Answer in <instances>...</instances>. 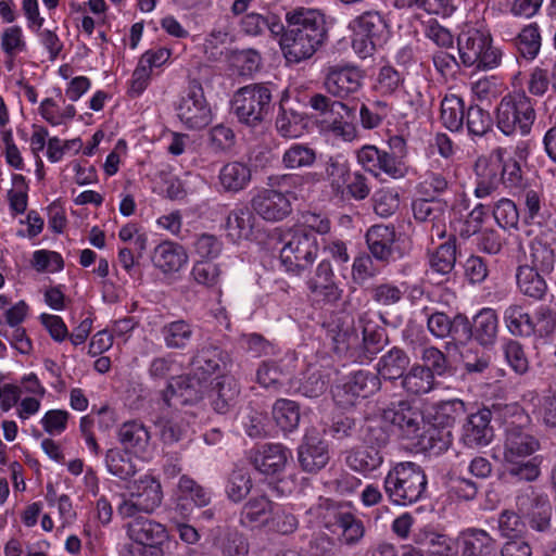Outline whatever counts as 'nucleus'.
Returning <instances> with one entry per match:
<instances>
[{
    "instance_id": "21",
    "label": "nucleus",
    "mask_w": 556,
    "mask_h": 556,
    "mask_svg": "<svg viewBox=\"0 0 556 556\" xmlns=\"http://www.w3.org/2000/svg\"><path fill=\"white\" fill-rule=\"evenodd\" d=\"M227 355L213 344L197 349L190 359V371L197 377L208 382L215 374L222 372L226 367Z\"/></svg>"
},
{
    "instance_id": "11",
    "label": "nucleus",
    "mask_w": 556,
    "mask_h": 556,
    "mask_svg": "<svg viewBox=\"0 0 556 556\" xmlns=\"http://www.w3.org/2000/svg\"><path fill=\"white\" fill-rule=\"evenodd\" d=\"M176 115L186 129L201 130L213 121V111L202 84L191 79L175 105Z\"/></svg>"
},
{
    "instance_id": "24",
    "label": "nucleus",
    "mask_w": 556,
    "mask_h": 556,
    "mask_svg": "<svg viewBox=\"0 0 556 556\" xmlns=\"http://www.w3.org/2000/svg\"><path fill=\"white\" fill-rule=\"evenodd\" d=\"M492 413L488 408L478 410L467 417L463 426L462 440L468 447L486 446L493 439V428L490 422Z\"/></svg>"
},
{
    "instance_id": "4",
    "label": "nucleus",
    "mask_w": 556,
    "mask_h": 556,
    "mask_svg": "<svg viewBox=\"0 0 556 556\" xmlns=\"http://www.w3.org/2000/svg\"><path fill=\"white\" fill-rule=\"evenodd\" d=\"M280 241V262L287 273L301 276L317 258V238L304 227L293 226L286 229Z\"/></svg>"
},
{
    "instance_id": "5",
    "label": "nucleus",
    "mask_w": 556,
    "mask_h": 556,
    "mask_svg": "<svg viewBox=\"0 0 556 556\" xmlns=\"http://www.w3.org/2000/svg\"><path fill=\"white\" fill-rule=\"evenodd\" d=\"M459 59L464 66L491 71L497 68L503 59L501 48L493 46L489 30L469 28L462 31L457 38Z\"/></svg>"
},
{
    "instance_id": "37",
    "label": "nucleus",
    "mask_w": 556,
    "mask_h": 556,
    "mask_svg": "<svg viewBox=\"0 0 556 556\" xmlns=\"http://www.w3.org/2000/svg\"><path fill=\"white\" fill-rule=\"evenodd\" d=\"M152 261L162 271L174 273L187 263L188 255L180 244L164 241L154 249Z\"/></svg>"
},
{
    "instance_id": "29",
    "label": "nucleus",
    "mask_w": 556,
    "mask_h": 556,
    "mask_svg": "<svg viewBox=\"0 0 556 556\" xmlns=\"http://www.w3.org/2000/svg\"><path fill=\"white\" fill-rule=\"evenodd\" d=\"M275 503L265 494L250 497L242 506L239 523L247 529L267 527Z\"/></svg>"
},
{
    "instance_id": "30",
    "label": "nucleus",
    "mask_w": 556,
    "mask_h": 556,
    "mask_svg": "<svg viewBox=\"0 0 556 556\" xmlns=\"http://www.w3.org/2000/svg\"><path fill=\"white\" fill-rule=\"evenodd\" d=\"M306 285L311 293L321 296L327 302H337L341 299L342 290L336 283L332 266L327 260L317 265L314 276Z\"/></svg>"
},
{
    "instance_id": "14",
    "label": "nucleus",
    "mask_w": 556,
    "mask_h": 556,
    "mask_svg": "<svg viewBox=\"0 0 556 556\" xmlns=\"http://www.w3.org/2000/svg\"><path fill=\"white\" fill-rule=\"evenodd\" d=\"M206 386L207 382L197 379L191 371L173 377L162 392V400L167 407L193 404L203 397Z\"/></svg>"
},
{
    "instance_id": "45",
    "label": "nucleus",
    "mask_w": 556,
    "mask_h": 556,
    "mask_svg": "<svg viewBox=\"0 0 556 556\" xmlns=\"http://www.w3.org/2000/svg\"><path fill=\"white\" fill-rule=\"evenodd\" d=\"M503 320L511 336L531 337L535 332L531 315L520 304L508 305L503 313Z\"/></svg>"
},
{
    "instance_id": "2",
    "label": "nucleus",
    "mask_w": 556,
    "mask_h": 556,
    "mask_svg": "<svg viewBox=\"0 0 556 556\" xmlns=\"http://www.w3.org/2000/svg\"><path fill=\"white\" fill-rule=\"evenodd\" d=\"M308 106L318 113L324 132L344 142H352L358 136L355 109L341 100H333L324 93H313Z\"/></svg>"
},
{
    "instance_id": "17",
    "label": "nucleus",
    "mask_w": 556,
    "mask_h": 556,
    "mask_svg": "<svg viewBox=\"0 0 556 556\" xmlns=\"http://www.w3.org/2000/svg\"><path fill=\"white\" fill-rule=\"evenodd\" d=\"M358 324L362 328L359 337V363L371 361L388 342L384 328L375 320V313L364 312L358 316Z\"/></svg>"
},
{
    "instance_id": "36",
    "label": "nucleus",
    "mask_w": 556,
    "mask_h": 556,
    "mask_svg": "<svg viewBox=\"0 0 556 556\" xmlns=\"http://www.w3.org/2000/svg\"><path fill=\"white\" fill-rule=\"evenodd\" d=\"M414 541L422 552L438 556H453L456 553L453 540L431 528H421L414 533Z\"/></svg>"
},
{
    "instance_id": "40",
    "label": "nucleus",
    "mask_w": 556,
    "mask_h": 556,
    "mask_svg": "<svg viewBox=\"0 0 556 556\" xmlns=\"http://www.w3.org/2000/svg\"><path fill=\"white\" fill-rule=\"evenodd\" d=\"M472 336L481 345H492L497 337L498 317L493 308H482L470 323Z\"/></svg>"
},
{
    "instance_id": "60",
    "label": "nucleus",
    "mask_w": 556,
    "mask_h": 556,
    "mask_svg": "<svg viewBox=\"0 0 556 556\" xmlns=\"http://www.w3.org/2000/svg\"><path fill=\"white\" fill-rule=\"evenodd\" d=\"M299 527V520L288 508L275 504L267 528L279 534L287 535L293 533Z\"/></svg>"
},
{
    "instance_id": "58",
    "label": "nucleus",
    "mask_w": 556,
    "mask_h": 556,
    "mask_svg": "<svg viewBox=\"0 0 556 556\" xmlns=\"http://www.w3.org/2000/svg\"><path fill=\"white\" fill-rule=\"evenodd\" d=\"M382 174L387 175L392 179H401L407 174V166L401 155H396L395 152H389L386 150L380 151L379 161L377 165V177Z\"/></svg>"
},
{
    "instance_id": "44",
    "label": "nucleus",
    "mask_w": 556,
    "mask_h": 556,
    "mask_svg": "<svg viewBox=\"0 0 556 556\" xmlns=\"http://www.w3.org/2000/svg\"><path fill=\"white\" fill-rule=\"evenodd\" d=\"M218 180L224 191L236 193L249 185L251 169L245 163L229 162L220 168Z\"/></svg>"
},
{
    "instance_id": "7",
    "label": "nucleus",
    "mask_w": 556,
    "mask_h": 556,
    "mask_svg": "<svg viewBox=\"0 0 556 556\" xmlns=\"http://www.w3.org/2000/svg\"><path fill=\"white\" fill-rule=\"evenodd\" d=\"M351 43L354 52L362 59L371 56L382 47L389 34L386 16L377 11H365L349 23Z\"/></svg>"
},
{
    "instance_id": "53",
    "label": "nucleus",
    "mask_w": 556,
    "mask_h": 556,
    "mask_svg": "<svg viewBox=\"0 0 556 556\" xmlns=\"http://www.w3.org/2000/svg\"><path fill=\"white\" fill-rule=\"evenodd\" d=\"M273 416L282 431L292 432L300 424V407L294 401L280 399L274 404Z\"/></svg>"
},
{
    "instance_id": "23",
    "label": "nucleus",
    "mask_w": 556,
    "mask_h": 556,
    "mask_svg": "<svg viewBox=\"0 0 556 556\" xmlns=\"http://www.w3.org/2000/svg\"><path fill=\"white\" fill-rule=\"evenodd\" d=\"M555 244L556 233L545 225L530 243V267H535L543 274L552 273L556 263Z\"/></svg>"
},
{
    "instance_id": "55",
    "label": "nucleus",
    "mask_w": 556,
    "mask_h": 556,
    "mask_svg": "<svg viewBox=\"0 0 556 556\" xmlns=\"http://www.w3.org/2000/svg\"><path fill=\"white\" fill-rule=\"evenodd\" d=\"M456 263V245L452 241L440 244L429 256L432 273L446 276L452 273Z\"/></svg>"
},
{
    "instance_id": "33",
    "label": "nucleus",
    "mask_w": 556,
    "mask_h": 556,
    "mask_svg": "<svg viewBox=\"0 0 556 556\" xmlns=\"http://www.w3.org/2000/svg\"><path fill=\"white\" fill-rule=\"evenodd\" d=\"M366 242L371 255L380 262L389 263L393 255L395 230L393 226L375 225L366 232Z\"/></svg>"
},
{
    "instance_id": "42",
    "label": "nucleus",
    "mask_w": 556,
    "mask_h": 556,
    "mask_svg": "<svg viewBox=\"0 0 556 556\" xmlns=\"http://www.w3.org/2000/svg\"><path fill=\"white\" fill-rule=\"evenodd\" d=\"M266 361L261 364L256 372L257 382L266 389L278 390L283 386L285 377L291 374L294 357H286L280 363Z\"/></svg>"
},
{
    "instance_id": "47",
    "label": "nucleus",
    "mask_w": 556,
    "mask_h": 556,
    "mask_svg": "<svg viewBox=\"0 0 556 556\" xmlns=\"http://www.w3.org/2000/svg\"><path fill=\"white\" fill-rule=\"evenodd\" d=\"M239 394L238 382L232 377L222 376L213 391V409L219 414L228 413L236 405Z\"/></svg>"
},
{
    "instance_id": "9",
    "label": "nucleus",
    "mask_w": 556,
    "mask_h": 556,
    "mask_svg": "<svg viewBox=\"0 0 556 556\" xmlns=\"http://www.w3.org/2000/svg\"><path fill=\"white\" fill-rule=\"evenodd\" d=\"M162 484L152 475L141 476L135 480L130 492L121 495L116 513L122 519H128L142 514H153L162 504Z\"/></svg>"
},
{
    "instance_id": "13",
    "label": "nucleus",
    "mask_w": 556,
    "mask_h": 556,
    "mask_svg": "<svg viewBox=\"0 0 556 556\" xmlns=\"http://www.w3.org/2000/svg\"><path fill=\"white\" fill-rule=\"evenodd\" d=\"M516 504L519 511L528 518L531 529L539 532L549 530L552 505L546 494L530 486L517 496Z\"/></svg>"
},
{
    "instance_id": "12",
    "label": "nucleus",
    "mask_w": 556,
    "mask_h": 556,
    "mask_svg": "<svg viewBox=\"0 0 556 556\" xmlns=\"http://www.w3.org/2000/svg\"><path fill=\"white\" fill-rule=\"evenodd\" d=\"M380 387V378L377 375L361 369L350 374L345 381L337 387L334 397L342 406H353L358 399L369 397Z\"/></svg>"
},
{
    "instance_id": "22",
    "label": "nucleus",
    "mask_w": 556,
    "mask_h": 556,
    "mask_svg": "<svg viewBox=\"0 0 556 556\" xmlns=\"http://www.w3.org/2000/svg\"><path fill=\"white\" fill-rule=\"evenodd\" d=\"M329 458L328 444L319 432L315 429L307 431L299 447V462L303 470L316 472L328 464Z\"/></svg>"
},
{
    "instance_id": "16",
    "label": "nucleus",
    "mask_w": 556,
    "mask_h": 556,
    "mask_svg": "<svg viewBox=\"0 0 556 556\" xmlns=\"http://www.w3.org/2000/svg\"><path fill=\"white\" fill-rule=\"evenodd\" d=\"M255 214L267 222H279L290 215L291 202L281 191L276 189H261L251 200Z\"/></svg>"
},
{
    "instance_id": "34",
    "label": "nucleus",
    "mask_w": 556,
    "mask_h": 556,
    "mask_svg": "<svg viewBox=\"0 0 556 556\" xmlns=\"http://www.w3.org/2000/svg\"><path fill=\"white\" fill-rule=\"evenodd\" d=\"M290 451L281 444H264L253 457L255 469L264 475H275L283 470Z\"/></svg>"
},
{
    "instance_id": "56",
    "label": "nucleus",
    "mask_w": 556,
    "mask_h": 556,
    "mask_svg": "<svg viewBox=\"0 0 556 556\" xmlns=\"http://www.w3.org/2000/svg\"><path fill=\"white\" fill-rule=\"evenodd\" d=\"M465 414V403L459 399L442 401L433 407V420L440 427L453 426Z\"/></svg>"
},
{
    "instance_id": "62",
    "label": "nucleus",
    "mask_w": 556,
    "mask_h": 556,
    "mask_svg": "<svg viewBox=\"0 0 556 556\" xmlns=\"http://www.w3.org/2000/svg\"><path fill=\"white\" fill-rule=\"evenodd\" d=\"M327 384L328 380L321 370L311 366L303 375L298 390L306 397H317L326 391Z\"/></svg>"
},
{
    "instance_id": "25",
    "label": "nucleus",
    "mask_w": 556,
    "mask_h": 556,
    "mask_svg": "<svg viewBox=\"0 0 556 556\" xmlns=\"http://www.w3.org/2000/svg\"><path fill=\"white\" fill-rule=\"evenodd\" d=\"M330 519L326 522V527L334 534H338L339 540L349 546L357 544L365 534V527L363 521L346 510H332L329 513Z\"/></svg>"
},
{
    "instance_id": "35",
    "label": "nucleus",
    "mask_w": 556,
    "mask_h": 556,
    "mask_svg": "<svg viewBox=\"0 0 556 556\" xmlns=\"http://www.w3.org/2000/svg\"><path fill=\"white\" fill-rule=\"evenodd\" d=\"M383 454L377 447L361 445L346 452V466L358 473L367 476L377 470L383 463Z\"/></svg>"
},
{
    "instance_id": "28",
    "label": "nucleus",
    "mask_w": 556,
    "mask_h": 556,
    "mask_svg": "<svg viewBox=\"0 0 556 556\" xmlns=\"http://www.w3.org/2000/svg\"><path fill=\"white\" fill-rule=\"evenodd\" d=\"M413 216L417 223L430 226L437 237L445 235V203L433 199H416L412 203Z\"/></svg>"
},
{
    "instance_id": "3",
    "label": "nucleus",
    "mask_w": 556,
    "mask_h": 556,
    "mask_svg": "<svg viewBox=\"0 0 556 556\" xmlns=\"http://www.w3.org/2000/svg\"><path fill=\"white\" fill-rule=\"evenodd\" d=\"M383 489L391 503L401 506L412 505L426 493L427 476L416 463H396L387 472Z\"/></svg>"
},
{
    "instance_id": "51",
    "label": "nucleus",
    "mask_w": 556,
    "mask_h": 556,
    "mask_svg": "<svg viewBox=\"0 0 556 556\" xmlns=\"http://www.w3.org/2000/svg\"><path fill=\"white\" fill-rule=\"evenodd\" d=\"M443 125L451 131L463 128L465 119L464 100L456 94H447L441 102V116Z\"/></svg>"
},
{
    "instance_id": "54",
    "label": "nucleus",
    "mask_w": 556,
    "mask_h": 556,
    "mask_svg": "<svg viewBox=\"0 0 556 556\" xmlns=\"http://www.w3.org/2000/svg\"><path fill=\"white\" fill-rule=\"evenodd\" d=\"M549 85H552V89L556 92V63L552 67H533L527 81L528 92L534 97H543L547 92Z\"/></svg>"
},
{
    "instance_id": "20",
    "label": "nucleus",
    "mask_w": 556,
    "mask_h": 556,
    "mask_svg": "<svg viewBox=\"0 0 556 556\" xmlns=\"http://www.w3.org/2000/svg\"><path fill=\"white\" fill-rule=\"evenodd\" d=\"M126 525L128 538L142 546L157 547L167 539L166 527L153 519L138 515Z\"/></svg>"
},
{
    "instance_id": "46",
    "label": "nucleus",
    "mask_w": 556,
    "mask_h": 556,
    "mask_svg": "<svg viewBox=\"0 0 556 556\" xmlns=\"http://www.w3.org/2000/svg\"><path fill=\"white\" fill-rule=\"evenodd\" d=\"M409 365L408 355L399 348H392L377 363L378 377L384 380H395L404 377Z\"/></svg>"
},
{
    "instance_id": "10",
    "label": "nucleus",
    "mask_w": 556,
    "mask_h": 556,
    "mask_svg": "<svg viewBox=\"0 0 556 556\" xmlns=\"http://www.w3.org/2000/svg\"><path fill=\"white\" fill-rule=\"evenodd\" d=\"M271 100L273 92L268 84H251L235 93L233 112L240 123L255 127L270 113Z\"/></svg>"
},
{
    "instance_id": "27",
    "label": "nucleus",
    "mask_w": 556,
    "mask_h": 556,
    "mask_svg": "<svg viewBox=\"0 0 556 556\" xmlns=\"http://www.w3.org/2000/svg\"><path fill=\"white\" fill-rule=\"evenodd\" d=\"M118 441L125 452L144 457L151 450V433L149 428L139 420H129L121 425Z\"/></svg>"
},
{
    "instance_id": "59",
    "label": "nucleus",
    "mask_w": 556,
    "mask_h": 556,
    "mask_svg": "<svg viewBox=\"0 0 556 556\" xmlns=\"http://www.w3.org/2000/svg\"><path fill=\"white\" fill-rule=\"evenodd\" d=\"M105 464L108 470L119 479L126 480L132 477L137 468L125 454L117 448H111L105 454Z\"/></svg>"
},
{
    "instance_id": "32",
    "label": "nucleus",
    "mask_w": 556,
    "mask_h": 556,
    "mask_svg": "<svg viewBox=\"0 0 556 556\" xmlns=\"http://www.w3.org/2000/svg\"><path fill=\"white\" fill-rule=\"evenodd\" d=\"M154 425L160 440L165 445H172L186 439L190 432L188 417L178 412L160 415Z\"/></svg>"
},
{
    "instance_id": "41",
    "label": "nucleus",
    "mask_w": 556,
    "mask_h": 556,
    "mask_svg": "<svg viewBox=\"0 0 556 556\" xmlns=\"http://www.w3.org/2000/svg\"><path fill=\"white\" fill-rule=\"evenodd\" d=\"M401 384L407 394L418 396L434 390L437 381L428 367L414 364L402 378Z\"/></svg>"
},
{
    "instance_id": "61",
    "label": "nucleus",
    "mask_w": 556,
    "mask_h": 556,
    "mask_svg": "<svg viewBox=\"0 0 556 556\" xmlns=\"http://www.w3.org/2000/svg\"><path fill=\"white\" fill-rule=\"evenodd\" d=\"M486 215L485 206L482 203L477 204L464 219H459L455 225V230L463 239H469L473 235L480 233L484 217Z\"/></svg>"
},
{
    "instance_id": "8",
    "label": "nucleus",
    "mask_w": 556,
    "mask_h": 556,
    "mask_svg": "<svg viewBox=\"0 0 556 556\" xmlns=\"http://www.w3.org/2000/svg\"><path fill=\"white\" fill-rule=\"evenodd\" d=\"M540 440L534 435L531 419L522 409L515 407L511 419L505 421L503 456L506 463H515L538 452Z\"/></svg>"
},
{
    "instance_id": "26",
    "label": "nucleus",
    "mask_w": 556,
    "mask_h": 556,
    "mask_svg": "<svg viewBox=\"0 0 556 556\" xmlns=\"http://www.w3.org/2000/svg\"><path fill=\"white\" fill-rule=\"evenodd\" d=\"M384 421L397 427L402 434L407 439H414L419 435L422 417L407 402L401 401L392 404L382 413Z\"/></svg>"
},
{
    "instance_id": "38",
    "label": "nucleus",
    "mask_w": 556,
    "mask_h": 556,
    "mask_svg": "<svg viewBox=\"0 0 556 556\" xmlns=\"http://www.w3.org/2000/svg\"><path fill=\"white\" fill-rule=\"evenodd\" d=\"M255 216L245 206L235 207L226 218L227 237L233 242L248 240L253 235Z\"/></svg>"
},
{
    "instance_id": "15",
    "label": "nucleus",
    "mask_w": 556,
    "mask_h": 556,
    "mask_svg": "<svg viewBox=\"0 0 556 556\" xmlns=\"http://www.w3.org/2000/svg\"><path fill=\"white\" fill-rule=\"evenodd\" d=\"M363 75L354 66H330L324 80L328 94L343 101L362 87Z\"/></svg>"
},
{
    "instance_id": "52",
    "label": "nucleus",
    "mask_w": 556,
    "mask_h": 556,
    "mask_svg": "<svg viewBox=\"0 0 556 556\" xmlns=\"http://www.w3.org/2000/svg\"><path fill=\"white\" fill-rule=\"evenodd\" d=\"M253 486L252 478L248 469H233L226 482L225 492L227 498L232 503H241L251 492Z\"/></svg>"
},
{
    "instance_id": "18",
    "label": "nucleus",
    "mask_w": 556,
    "mask_h": 556,
    "mask_svg": "<svg viewBox=\"0 0 556 556\" xmlns=\"http://www.w3.org/2000/svg\"><path fill=\"white\" fill-rule=\"evenodd\" d=\"M327 338L337 354L359 363V334L352 324L341 318L332 319L327 325Z\"/></svg>"
},
{
    "instance_id": "64",
    "label": "nucleus",
    "mask_w": 556,
    "mask_h": 556,
    "mask_svg": "<svg viewBox=\"0 0 556 556\" xmlns=\"http://www.w3.org/2000/svg\"><path fill=\"white\" fill-rule=\"evenodd\" d=\"M302 121L301 115L295 111L281 108L276 117L275 127L281 137L293 139L300 137L302 134Z\"/></svg>"
},
{
    "instance_id": "39",
    "label": "nucleus",
    "mask_w": 556,
    "mask_h": 556,
    "mask_svg": "<svg viewBox=\"0 0 556 556\" xmlns=\"http://www.w3.org/2000/svg\"><path fill=\"white\" fill-rule=\"evenodd\" d=\"M539 271L530 265H520L516 271L518 290L525 296L535 301L543 300L547 292V283Z\"/></svg>"
},
{
    "instance_id": "48",
    "label": "nucleus",
    "mask_w": 556,
    "mask_h": 556,
    "mask_svg": "<svg viewBox=\"0 0 556 556\" xmlns=\"http://www.w3.org/2000/svg\"><path fill=\"white\" fill-rule=\"evenodd\" d=\"M317 160V152L307 143L293 142L281 155V164L287 169L312 167Z\"/></svg>"
},
{
    "instance_id": "57",
    "label": "nucleus",
    "mask_w": 556,
    "mask_h": 556,
    "mask_svg": "<svg viewBox=\"0 0 556 556\" xmlns=\"http://www.w3.org/2000/svg\"><path fill=\"white\" fill-rule=\"evenodd\" d=\"M350 176V168L346 163L330 156L325 163V178L329 181L331 191L336 195H343V185Z\"/></svg>"
},
{
    "instance_id": "63",
    "label": "nucleus",
    "mask_w": 556,
    "mask_h": 556,
    "mask_svg": "<svg viewBox=\"0 0 556 556\" xmlns=\"http://www.w3.org/2000/svg\"><path fill=\"white\" fill-rule=\"evenodd\" d=\"M421 365L428 367L432 375L442 377L451 370V363L447 356L438 348L429 345L420 351Z\"/></svg>"
},
{
    "instance_id": "19",
    "label": "nucleus",
    "mask_w": 556,
    "mask_h": 556,
    "mask_svg": "<svg viewBox=\"0 0 556 556\" xmlns=\"http://www.w3.org/2000/svg\"><path fill=\"white\" fill-rule=\"evenodd\" d=\"M427 327L435 338L444 339L451 336L456 341L468 340L471 332L470 321L463 314H457L451 319L443 312L431 313L427 318Z\"/></svg>"
},
{
    "instance_id": "1",
    "label": "nucleus",
    "mask_w": 556,
    "mask_h": 556,
    "mask_svg": "<svg viewBox=\"0 0 556 556\" xmlns=\"http://www.w3.org/2000/svg\"><path fill=\"white\" fill-rule=\"evenodd\" d=\"M288 29L280 39L287 61L300 63L314 55L325 36L323 15L315 10H295L287 14Z\"/></svg>"
},
{
    "instance_id": "43",
    "label": "nucleus",
    "mask_w": 556,
    "mask_h": 556,
    "mask_svg": "<svg viewBox=\"0 0 556 556\" xmlns=\"http://www.w3.org/2000/svg\"><path fill=\"white\" fill-rule=\"evenodd\" d=\"M160 332L167 349L185 350L193 338L194 326L185 319H177L163 325Z\"/></svg>"
},
{
    "instance_id": "50",
    "label": "nucleus",
    "mask_w": 556,
    "mask_h": 556,
    "mask_svg": "<svg viewBox=\"0 0 556 556\" xmlns=\"http://www.w3.org/2000/svg\"><path fill=\"white\" fill-rule=\"evenodd\" d=\"M541 33L536 23L526 25L515 38V48L526 60H534L541 49Z\"/></svg>"
},
{
    "instance_id": "31",
    "label": "nucleus",
    "mask_w": 556,
    "mask_h": 556,
    "mask_svg": "<svg viewBox=\"0 0 556 556\" xmlns=\"http://www.w3.org/2000/svg\"><path fill=\"white\" fill-rule=\"evenodd\" d=\"M462 556H492L496 551V541L485 531L468 528L457 538Z\"/></svg>"
},
{
    "instance_id": "6",
    "label": "nucleus",
    "mask_w": 556,
    "mask_h": 556,
    "mask_svg": "<svg viewBox=\"0 0 556 556\" xmlns=\"http://www.w3.org/2000/svg\"><path fill=\"white\" fill-rule=\"evenodd\" d=\"M534 105L535 101L522 89L504 96L496 109L498 129L507 136L529 135L536 118Z\"/></svg>"
},
{
    "instance_id": "49",
    "label": "nucleus",
    "mask_w": 556,
    "mask_h": 556,
    "mask_svg": "<svg viewBox=\"0 0 556 556\" xmlns=\"http://www.w3.org/2000/svg\"><path fill=\"white\" fill-rule=\"evenodd\" d=\"M214 547L220 556H249L250 545L244 534L228 529L214 539Z\"/></svg>"
}]
</instances>
